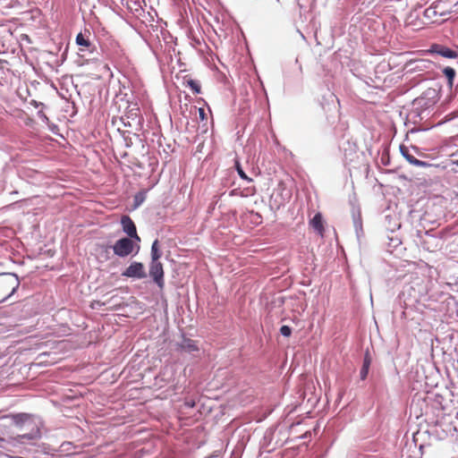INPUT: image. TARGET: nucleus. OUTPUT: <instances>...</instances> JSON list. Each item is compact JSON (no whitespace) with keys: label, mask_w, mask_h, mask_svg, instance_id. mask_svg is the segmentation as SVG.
Listing matches in <instances>:
<instances>
[{"label":"nucleus","mask_w":458,"mask_h":458,"mask_svg":"<svg viewBox=\"0 0 458 458\" xmlns=\"http://www.w3.org/2000/svg\"><path fill=\"white\" fill-rule=\"evenodd\" d=\"M11 420L12 429L6 437H0V455L22 448L34 454L54 455L57 449L41 442L43 422L37 416L19 412L6 417Z\"/></svg>","instance_id":"1"},{"label":"nucleus","mask_w":458,"mask_h":458,"mask_svg":"<svg viewBox=\"0 0 458 458\" xmlns=\"http://www.w3.org/2000/svg\"><path fill=\"white\" fill-rule=\"evenodd\" d=\"M453 228L446 226L438 231L434 229L428 231H417V238L420 244L424 250L434 252L440 250L444 246L445 240L453 235Z\"/></svg>","instance_id":"2"},{"label":"nucleus","mask_w":458,"mask_h":458,"mask_svg":"<svg viewBox=\"0 0 458 458\" xmlns=\"http://www.w3.org/2000/svg\"><path fill=\"white\" fill-rule=\"evenodd\" d=\"M20 278L15 273H0V303L10 299L19 289Z\"/></svg>","instance_id":"3"},{"label":"nucleus","mask_w":458,"mask_h":458,"mask_svg":"<svg viewBox=\"0 0 458 458\" xmlns=\"http://www.w3.org/2000/svg\"><path fill=\"white\" fill-rule=\"evenodd\" d=\"M140 242L129 237H121L113 245L108 246L115 256L124 259L131 255L135 256L140 250Z\"/></svg>","instance_id":"4"},{"label":"nucleus","mask_w":458,"mask_h":458,"mask_svg":"<svg viewBox=\"0 0 458 458\" xmlns=\"http://www.w3.org/2000/svg\"><path fill=\"white\" fill-rule=\"evenodd\" d=\"M122 276L136 280L144 279L148 276L145 266L140 261H131L130 265L122 272Z\"/></svg>","instance_id":"5"},{"label":"nucleus","mask_w":458,"mask_h":458,"mask_svg":"<svg viewBox=\"0 0 458 458\" xmlns=\"http://www.w3.org/2000/svg\"><path fill=\"white\" fill-rule=\"evenodd\" d=\"M148 276L159 289L165 287V271L161 262H149Z\"/></svg>","instance_id":"6"},{"label":"nucleus","mask_w":458,"mask_h":458,"mask_svg":"<svg viewBox=\"0 0 458 458\" xmlns=\"http://www.w3.org/2000/svg\"><path fill=\"white\" fill-rule=\"evenodd\" d=\"M76 44L80 47L81 52H89L91 55V59H97L98 52L97 47L89 40V37L80 32L77 34L75 38Z\"/></svg>","instance_id":"7"},{"label":"nucleus","mask_w":458,"mask_h":458,"mask_svg":"<svg viewBox=\"0 0 458 458\" xmlns=\"http://www.w3.org/2000/svg\"><path fill=\"white\" fill-rule=\"evenodd\" d=\"M456 48L453 49L444 44L434 43L430 46L428 53L447 59H456L458 57V47Z\"/></svg>","instance_id":"8"},{"label":"nucleus","mask_w":458,"mask_h":458,"mask_svg":"<svg viewBox=\"0 0 458 458\" xmlns=\"http://www.w3.org/2000/svg\"><path fill=\"white\" fill-rule=\"evenodd\" d=\"M120 224L122 226L123 232L126 234L125 237H129L136 240L137 242H140L141 239L137 233V227L134 221L128 215H123L121 217Z\"/></svg>","instance_id":"9"},{"label":"nucleus","mask_w":458,"mask_h":458,"mask_svg":"<svg viewBox=\"0 0 458 458\" xmlns=\"http://www.w3.org/2000/svg\"><path fill=\"white\" fill-rule=\"evenodd\" d=\"M382 244L386 247L387 252L393 253L402 245V239L397 232L386 233L382 237Z\"/></svg>","instance_id":"10"},{"label":"nucleus","mask_w":458,"mask_h":458,"mask_svg":"<svg viewBox=\"0 0 458 458\" xmlns=\"http://www.w3.org/2000/svg\"><path fill=\"white\" fill-rule=\"evenodd\" d=\"M372 360H373L372 353L369 351V349L367 348L364 352L361 368L360 369V380L364 381L368 378Z\"/></svg>","instance_id":"11"},{"label":"nucleus","mask_w":458,"mask_h":458,"mask_svg":"<svg viewBox=\"0 0 458 458\" xmlns=\"http://www.w3.org/2000/svg\"><path fill=\"white\" fill-rule=\"evenodd\" d=\"M177 347L180 351L187 353H193L199 351L198 342L186 337L184 335H182V341L177 344Z\"/></svg>","instance_id":"12"},{"label":"nucleus","mask_w":458,"mask_h":458,"mask_svg":"<svg viewBox=\"0 0 458 458\" xmlns=\"http://www.w3.org/2000/svg\"><path fill=\"white\" fill-rule=\"evenodd\" d=\"M384 226L386 228V233L397 232L401 228V222L397 215H385Z\"/></svg>","instance_id":"13"},{"label":"nucleus","mask_w":458,"mask_h":458,"mask_svg":"<svg viewBox=\"0 0 458 458\" xmlns=\"http://www.w3.org/2000/svg\"><path fill=\"white\" fill-rule=\"evenodd\" d=\"M137 112H133L131 110L126 117H121V121L125 127H131L133 123H136L138 125L141 123L143 120L141 116H140L139 109H136Z\"/></svg>","instance_id":"14"},{"label":"nucleus","mask_w":458,"mask_h":458,"mask_svg":"<svg viewBox=\"0 0 458 458\" xmlns=\"http://www.w3.org/2000/svg\"><path fill=\"white\" fill-rule=\"evenodd\" d=\"M310 224L312 228L319 234L324 233V218L321 213L315 214L314 216L310 219Z\"/></svg>","instance_id":"15"},{"label":"nucleus","mask_w":458,"mask_h":458,"mask_svg":"<svg viewBox=\"0 0 458 458\" xmlns=\"http://www.w3.org/2000/svg\"><path fill=\"white\" fill-rule=\"evenodd\" d=\"M256 193V188L254 186H249L246 188H235L230 191L229 196H240V197H250Z\"/></svg>","instance_id":"16"},{"label":"nucleus","mask_w":458,"mask_h":458,"mask_svg":"<svg viewBox=\"0 0 458 458\" xmlns=\"http://www.w3.org/2000/svg\"><path fill=\"white\" fill-rule=\"evenodd\" d=\"M163 253L160 250V244L158 239H156L151 244L150 250V262H160V259Z\"/></svg>","instance_id":"17"},{"label":"nucleus","mask_w":458,"mask_h":458,"mask_svg":"<svg viewBox=\"0 0 458 458\" xmlns=\"http://www.w3.org/2000/svg\"><path fill=\"white\" fill-rule=\"evenodd\" d=\"M233 168L237 172L238 175L242 180L246 181L247 182H252V179L249 177L245 171L243 170L240 158L238 157H235L233 158Z\"/></svg>","instance_id":"18"},{"label":"nucleus","mask_w":458,"mask_h":458,"mask_svg":"<svg viewBox=\"0 0 458 458\" xmlns=\"http://www.w3.org/2000/svg\"><path fill=\"white\" fill-rule=\"evenodd\" d=\"M183 84L189 88L193 94L199 95L201 93V85L199 81L188 78L184 79Z\"/></svg>","instance_id":"19"},{"label":"nucleus","mask_w":458,"mask_h":458,"mask_svg":"<svg viewBox=\"0 0 458 458\" xmlns=\"http://www.w3.org/2000/svg\"><path fill=\"white\" fill-rule=\"evenodd\" d=\"M442 72L446 79L448 87L452 88L454 86V79L456 76V71L451 66H445L442 70Z\"/></svg>","instance_id":"20"},{"label":"nucleus","mask_w":458,"mask_h":458,"mask_svg":"<svg viewBox=\"0 0 458 458\" xmlns=\"http://www.w3.org/2000/svg\"><path fill=\"white\" fill-rule=\"evenodd\" d=\"M352 220H353V226L355 229L356 236L358 240L360 239V237L363 235V229H362V220L360 213L358 212L357 215H352Z\"/></svg>","instance_id":"21"},{"label":"nucleus","mask_w":458,"mask_h":458,"mask_svg":"<svg viewBox=\"0 0 458 458\" xmlns=\"http://www.w3.org/2000/svg\"><path fill=\"white\" fill-rule=\"evenodd\" d=\"M399 148L402 156L406 159V161L413 165L416 161V157L410 153L409 148L403 144L400 145Z\"/></svg>","instance_id":"22"},{"label":"nucleus","mask_w":458,"mask_h":458,"mask_svg":"<svg viewBox=\"0 0 458 458\" xmlns=\"http://www.w3.org/2000/svg\"><path fill=\"white\" fill-rule=\"evenodd\" d=\"M146 199V191H138L133 197V209L138 208Z\"/></svg>","instance_id":"23"},{"label":"nucleus","mask_w":458,"mask_h":458,"mask_svg":"<svg viewBox=\"0 0 458 458\" xmlns=\"http://www.w3.org/2000/svg\"><path fill=\"white\" fill-rule=\"evenodd\" d=\"M437 4H433L431 6H429L428 8H427L424 13H423V15L425 18H427L428 20H430L434 17H436L437 15Z\"/></svg>","instance_id":"24"},{"label":"nucleus","mask_w":458,"mask_h":458,"mask_svg":"<svg viewBox=\"0 0 458 458\" xmlns=\"http://www.w3.org/2000/svg\"><path fill=\"white\" fill-rule=\"evenodd\" d=\"M347 144L348 147H349V150L351 153L352 152H355L356 151V144L354 142H351L349 140L344 141L342 143V145L340 146V148L343 149L344 151V156L347 157V148H344V145Z\"/></svg>","instance_id":"25"},{"label":"nucleus","mask_w":458,"mask_h":458,"mask_svg":"<svg viewBox=\"0 0 458 458\" xmlns=\"http://www.w3.org/2000/svg\"><path fill=\"white\" fill-rule=\"evenodd\" d=\"M279 332L284 337H290L293 333V328L288 325H283L280 327Z\"/></svg>","instance_id":"26"},{"label":"nucleus","mask_w":458,"mask_h":458,"mask_svg":"<svg viewBox=\"0 0 458 458\" xmlns=\"http://www.w3.org/2000/svg\"><path fill=\"white\" fill-rule=\"evenodd\" d=\"M413 165L419 166V167H423V168H428V167L437 166L436 165H433V164L428 163L427 161L420 160L418 158H416V161H415Z\"/></svg>","instance_id":"27"},{"label":"nucleus","mask_w":458,"mask_h":458,"mask_svg":"<svg viewBox=\"0 0 458 458\" xmlns=\"http://www.w3.org/2000/svg\"><path fill=\"white\" fill-rule=\"evenodd\" d=\"M380 162L384 166H387L390 165V156L387 152H384L380 157Z\"/></svg>","instance_id":"28"},{"label":"nucleus","mask_w":458,"mask_h":458,"mask_svg":"<svg viewBox=\"0 0 458 458\" xmlns=\"http://www.w3.org/2000/svg\"><path fill=\"white\" fill-rule=\"evenodd\" d=\"M129 133H130L129 131H123L122 132V136H123V140H124V145L127 148H130L132 145L131 139L128 135Z\"/></svg>","instance_id":"29"},{"label":"nucleus","mask_w":458,"mask_h":458,"mask_svg":"<svg viewBox=\"0 0 458 458\" xmlns=\"http://www.w3.org/2000/svg\"><path fill=\"white\" fill-rule=\"evenodd\" d=\"M38 114V117L45 123H49V119L48 117L47 116V114H45V112L43 111V109H40L38 111L37 113Z\"/></svg>","instance_id":"30"},{"label":"nucleus","mask_w":458,"mask_h":458,"mask_svg":"<svg viewBox=\"0 0 458 458\" xmlns=\"http://www.w3.org/2000/svg\"><path fill=\"white\" fill-rule=\"evenodd\" d=\"M184 405L187 408L193 409L196 407L197 403L194 399H185Z\"/></svg>","instance_id":"31"},{"label":"nucleus","mask_w":458,"mask_h":458,"mask_svg":"<svg viewBox=\"0 0 458 458\" xmlns=\"http://www.w3.org/2000/svg\"><path fill=\"white\" fill-rule=\"evenodd\" d=\"M458 117V110L453 111L452 113L446 114V121H451L454 118Z\"/></svg>","instance_id":"32"},{"label":"nucleus","mask_w":458,"mask_h":458,"mask_svg":"<svg viewBox=\"0 0 458 458\" xmlns=\"http://www.w3.org/2000/svg\"><path fill=\"white\" fill-rule=\"evenodd\" d=\"M199 116L200 121L207 120V114H206L204 108H202V107L199 108Z\"/></svg>","instance_id":"33"},{"label":"nucleus","mask_w":458,"mask_h":458,"mask_svg":"<svg viewBox=\"0 0 458 458\" xmlns=\"http://www.w3.org/2000/svg\"><path fill=\"white\" fill-rule=\"evenodd\" d=\"M30 105H32L33 106H35L36 108L39 107V106H42L44 107L45 105L42 103V102H39V101H37V100H31L30 101Z\"/></svg>","instance_id":"34"},{"label":"nucleus","mask_w":458,"mask_h":458,"mask_svg":"<svg viewBox=\"0 0 458 458\" xmlns=\"http://www.w3.org/2000/svg\"><path fill=\"white\" fill-rule=\"evenodd\" d=\"M165 140V138L163 136H158L157 138V144L159 147H162L163 146V143H162V140Z\"/></svg>","instance_id":"35"},{"label":"nucleus","mask_w":458,"mask_h":458,"mask_svg":"<svg viewBox=\"0 0 458 458\" xmlns=\"http://www.w3.org/2000/svg\"><path fill=\"white\" fill-rule=\"evenodd\" d=\"M445 300H446V301H448V304H450V301H453V302H454V301H454V299L452 296H450V295H448V296H447V298H446Z\"/></svg>","instance_id":"36"},{"label":"nucleus","mask_w":458,"mask_h":458,"mask_svg":"<svg viewBox=\"0 0 458 458\" xmlns=\"http://www.w3.org/2000/svg\"><path fill=\"white\" fill-rule=\"evenodd\" d=\"M453 8H454V12H456V13L458 12V1L454 4Z\"/></svg>","instance_id":"37"},{"label":"nucleus","mask_w":458,"mask_h":458,"mask_svg":"<svg viewBox=\"0 0 458 458\" xmlns=\"http://www.w3.org/2000/svg\"><path fill=\"white\" fill-rule=\"evenodd\" d=\"M55 129H57V125L53 123L52 127H50V130L52 132H55Z\"/></svg>","instance_id":"38"},{"label":"nucleus","mask_w":458,"mask_h":458,"mask_svg":"<svg viewBox=\"0 0 458 458\" xmlns=\"http://www.w3.org/2000/svg\"><path fill=\"white\" fill-rule=\"evenodd\" d=\"M452 163L458 166V158L457 159H453Z\"/></svg>","instance_id":"39"},{"label":"nucleus","mask_w":458,"mask_h":458,"mask_svg":"<svg viewBox=\"0 0 458 458\" xmlns=\"http://www.w3.org/2000/svg\"><path fill=\"white\" fill-rule=\"evenodd\" d=\"M327 454V452H325L324 454H320V457L319 458H324Z\"/></svg>","instance_id":"40"}]
</instances>
